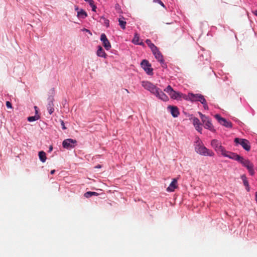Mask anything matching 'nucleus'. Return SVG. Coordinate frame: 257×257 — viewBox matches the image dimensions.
<instances>
[{"label":"nucleus","instance_id":"1","mask_svg":"<svg viewBox=\"0 0 257 257\" xmlns=\"http://www.w3.org/2000/svg\"><path fill=\"white\" fill-rule=\"evenodd\" d=\"M195 151L197 154L204 156L212 157L214 155L213 152L206 148L199 139L195 142Z\"/></svg>","mask_w":257,"mask_h":257},{"label":"nucleus","instance_id":"2","mask_svg":"<svg viewBox=\"0 0 257 257\" xmlns=\"http://www.w3.org/2000/svg\"><path fill=\"white\" fill-rule=\"evenodd\" d=\"M211 147L215 150V151L218 153L222 155L225 154V149L221 145V142L216 139L212 140L211 141L210 144Z\"/></svg>","mask_w":257,"mask_h":257},{"label":"nucleus","instance_id":"3","mask_svg":"<svg viewBox=\"0 0 257 257\" xmlns=\"http://www.w3.org/2000/svg\"><path fill=\"white\" fill-rule=\"evenodd\" d=\"M142 85L146 89L149 91L151 93L155 95L159 91V88L149 81H143L142 82Z\"/></svg>","mask_w":257,"mask_h":257},{"label":"nucleus","instance_id":"4","mask_svg":"<svg viewBox=\"0 0 257 257\" xmlns=\"http://www.w3.org/2000/svg\"><path fill=\"white\" fill-rule=\"evenodd\" d=\"M238 162L241 163L244 167L247 168L249 173L251 176L254 175V171L253 170V165L248 160L245 159L241 157Z\"/></svg>","mask_w":257,"mask_h":257},{"label":"nucleus","instance_id":"5","mask_svg":"<svg viewBox=\"0 0 257 257\" xmlns=\"http://www.w3.org/2000/svg\"><path fill=\"white\" fill-rule=\"evenodd\" d=\"M234 142L240 144L242 148L247 151H249L250 149L249 142L246 139L235 138L234 139Z\"/></svg>","mask_w":257,"mask_h":257},{"label":"nucleus","instance_id":"6","mask_svg":"<svg viewBox=\"0 0 257 257\" xmlns=\"http://www.w3.org/2000/svg\"><path fill=\"white\" fill-rule=\"evenodd\" d=\"M76 143L77 141L75 140L68 139L63 141L62 145L64 148L69 149L74 148Z\"/></svg>","mask_w":257,"mask_h":257},{"label":"nucleus","instance_id":"7","mask_svg":"<svg viewBox=\"0 0 257 257\" xmlns=\"http://www.w3.org/2000/svg\"><path fill=\"white\" fill-rule=\"evenodd\" d=\"M141 66L148 74H153V69L151 68V65L148 61L146 60H143L141 62Z\"/></svg>","mask_w":257,"mask_h":257},{"label":"nucleus","instance_id":"8","mask_svg":"<svg viewBox=\"0 0 257 257\" xmlns=\"http://www.w3.org/2000/svg\"><path fill=\"white\" fill-rule=\"evenodd\" d=\"M215 117L221 125L228 128L232 127V125L231 122L227 121L224 118L221 117L219 114H216Z\"/></svg>","mask_w":257,"mask_h":257},{"label":"nucleus","instance_id":"9","mask_svg":"<svg viewBox=\"0 0 257 257\" xmlns=\"http://www.w3.org/2000/svg\"><path fill=\"white\" fill-rule=\"evenodd\" d=\"M100 40L102 41V45L106 50H109L111 48V44L105 34L103 33L101 35Z\"/></svg>","mask_w":257,"mask_h":257},{"label":"nucleus","instance_id":"10","mask_svg":"<svg viewBox=\"0 0 257 257\" xmlns=\"http://www.w3.org/2000/svg\"><path fill=\"white\" fill-rule=\"evenodd\" d=\"M223 156L226 157H228L230 159H232L233 160L239 161L240 159L241 156L238 155L230 152H228L225 150V154H223Z\"/></svg>","mask_w":257,"mask_h":257},{"label":"nucleus","instance_id":"11","mask_svg":"<svg viewBox=\"0 0 257 257\" xmlns=\"http://www.w3.org/2000/svg\"><path fill=\"white\" fill-rule=\"evenodd\" d=\"M54 98L53 97H49L48 99V103L47 104V110H48L49 111V113L51 114H52L54 111V104H53V101H54Z\"/></svg>","mask_w":257,"mask_h":257},{"label":"nucleus","instance_id":"12","mask_svg":"<svg viewBox=\"0 0 257 257\" xmlns=\"http://www.w3.org/2000/svg\"><path fill=\"white\" fill-rule=\"evenodd\" d=\"M154 56L155 58L160 62L162 65V67L166 68L167 65L165 63L164 60L163 59V55H162L160 51L157 52L156 54H155Z\"/></svg>","mask_w":257,"mask_h":257},{"label":"nucleus","instance_id":"13","mask_svg":"<svg viewBox=\"0 0 257 257\" xmlns=\"http://www.w3.org/2000/svg\"><path fill=\"white\" fill-rule=\"evenodd\" d=\"M202 96L200 94H193L189 93L188 94L187 98L191 101H199L200 97Z\"/></svg>","mask_w":257,"mask_h":257},{"label":"nucleus","instance_id":"14","mask_svg":"<svg viewBox=\"0 0 257 257\" xmlns=\"http://www.w3.org/2000/svg\"><path fill=\"white\" fill-rule=\"evenodd\" d=\"M202 122L204 124V127L206 129H208L212 132H214L215 130L213 128V126L211 122L210 119L207 117L205 119L203 120Z\"/></svg>","mask_w":257,"mask_h":257},{"label":"nucleus","instance_id":"15","mask_svg":"<svg viewBox=\"0 0 257 257\" xmlns=\"http://www.w3.org/2000/svg\"><path fill=\"white\" fill-rule=\"evenodd\" d=\"M177 187V179L174 178L166 190L168 192H173Z\"/></svg>","mask_w":257,"mask_h":257},{"label":"nucleus","instance_id":"16","mask_svg":"<svg viewBox=\"0 0 257 257\" xmlns=\"http://www.w3.org/2000/svg\"><path fill=\"white\" fill-rule=\"evenodd\" d=\"M155 96L164 101H167L169 99L168 97L160 88Z\"/></svg>","mask_w":257,"mask_h":257},{"label":"nucleus","instance_id":"17","mask_svg":"<svg viewBox=\"0 0 257 257\" xmlns=\"http://www.w3.org/2000/svg\"><path fill=\"white\" fill-rule=\"evenodd\" d=\"M96 55L98 57L106 58L107 55L105 52L102 47L101 46H97V50L96 51Z\"/></svg>","mask_w":257,"mask_h":257},{"label":"nucleus","instance_id":"18","mask_svg":"<svg viewBox=\"0 0 257 257\" xmlns=\"http://www.w3.org/2000/svg\"><path fill=\"white\" fill-rule=\"evenodd\" d=\"M168 108H170L171 114L174 117H176L178 116L179 112L177 107L169 106Z\"/></svg>","mask_w":257,"mask_h":257},{"label":"nucleus","instance_id":"19","mask_svg":"<svg viewBox=\"0 0 257 257\" xmlns=\"http://www.w3.org/2000/svg\"><path fill=\"white\" fill-rule=\"evenodd\" d=\"M118 21L119 22V25L122 29H125L126 22L124 21V18L121 17L118 19Z\"/></svg>","mask_w":257,"mask_h":257},{"label":"nucleus","instance_id":"20","mask_svg":"<svg viewBox=\"0 0 257 257\" xmlns=\"http://www.w3.org/2000/svg\"><path fill=\"white\" fill-rule=\"evenodd\" d=\"M39 157L40 160L43 162H45L46 160V153L43 151H41L39 153Z\"/></svg>","mask_w":257,"mask_h":257},{"label":"nucleus","instance_id":"21","mask_svg":"<svg viewBox=\"0 0 257 257\" xmlns=\"http://www.w3.org/2000/svg\"><path fill=\"white\" fill-rule=\"evenodd\" d=\"M77 16L79 18L84 19L87 16V15L84 10H81L79 12H78Z\"/></svg>","mask_w":257,"mask_h":257},{"label":"nucleus","instance_id":"22","mask_svg":"<svg viewBox=\"0 0 257 257\" xmlns=\"http://www.w3.org/2000/svg\"><path fill=\"white\" fill-rule=\"evenodd\" d=\"M169 95H170L171 97L173 99H178L180 97L181 94L179 92H176L173 90V92H171Z\"/></svg>","mask_w":257,"mask_h":257},{"label":"nucleus","instance_id":"23","mask_svg":"<svg viewBox=\"0 0 257 257\" xmlns=\"http://www.w3.org/2000/svg\"><path fill=\"white\" fill-rule=\"evenodd\" d=\"M241 178L243 181L244 185L245 186H246V190L248 191H249V184H248V182L246 179V177H245V175H242V176H241Z\"/></svg>","mask_w":257,"mask_h":257},{"label":"nucleus","instance_id":"24","mask_svg":"<svg viewBox=\"0 0 257 257\" xmlns=\"http://www.w3.org/2000/svg\"><path fill=\"white\" fill-rule=\"evenodd\" d=\"M98 194L97 192H91V191H88L84 193V196L86 198H89L90 197L93 195L97 196Z\"/></svg>","mask_w":257,"mask_h":257},{"label":"nucleus","instance_id":"25","mask_svg":"<svg viewBox=\"0 0 257 257\" xmlns=\"http://www.w3.org/2000/svg\"><path fill=\"white\" fill-rule=\"evenodd\" d=\"M140 40V37L139 35L137 33H136L135 34L134 37L132 40V42L136 45H137V44H139Z\"/></svg>","mask_w":257,"mask_h":257},{"label":"nucleus","instance_id":"26","mask_svg":"<svg viewBox=\"0 0 257 257\" xmlns=\"http://www.w3.org/2000/svg\"><path fill=\"white\" fill-rule=\"evenodd\" d=\"M191 119H192L193 120V125H194V126H196V125H201L200 120L197 117H192Z\"/></svg>","mask_w":257,"mask_h":257},{"label":"nucleus","instance_id":"27","mask_svg":"<svg viewBox=\"0 0 257 257\" xmlns=\"http://www.w3.org/2000/svg\"><path fill=\"white\" fill-rule=\"evenodd\" d=\"M40 118L39 116V115H35V116H30L28 118V120L29 121H35V120H38L39 118Z\"/></svg>","mask_w":257,"mask_h":257},{"label":"nucleus","instance_id":"28","mask_svg":"<svg viewBox=\"0 0 257 257\" xmlns=\"http://www.w3.org/2000/svg\"><path fill=\"white\" fill-rule=\"evenodd\" d=\"M173 88L170 85H168L165 89L164 91L170 94L171 92H173Z\"/></svg>","mask_w":257,"mask_h":257},{"label":"nucleus","instance_id":"29","mask_svg":"<svg viewBox=\"0 0 257 257\" xmlns=\"http://www.w3.org/2000/svg\"><path fill=\"white\" fill-rule=\"evenodd\" d=\"M146 43L147 44V45H148L150 49H151L152 48H154V47L155 46L153 43H152L150 39H147L146 41Z\"/></svg>","mask_w":257,"mask_h":257},{"label":"nucleus","instance_id":"30","mask_svg":"<svg viewBox=\"0 0 257 257\" xmlns=\"http://www.w3.org/2000/svg\"><path fill=\"white\" fill-rule=\"evenodd\" d=\"M151 49L154 55L155 54H156L157 52L160 51L156 46H155L154 48H152Z\"/></svg>","mask_w":257,"mask_h":257},{"label":"nucleus","instance_id":"31","mask_svg":"<svg viewBox=\"0 0 257 257\" xmlns=\"http://www.w3.org/2000/svg\"><path fill=\"white\" fill-rule=\"evenodd\" d=\"M199 101H200L202 104L206 102V99H205L204 96L202 95L201 97H200Z\"/></svg>","mask_w":257,"mask_h":257},{"label":"nucleus","instance_id":"32","mask_svg":"<svg viewBox=\"0 0 257 257\" xmlns=\"http://www.w3.org/2000/svg\"><path fill=\"white\" fill-rule=\"evenodd\" d=\"M153 2L154 3H158L160 5H161L162 7H165L164 4L162 3V2L161 0H153Z\"/></svg>","mask_w":257,"mask_h":257},{"label":"nucleus","instance_id":"33","mask_svg":"<svg viewBox=\"0 0 257 257\" xmlns=\"http://www.w3.org/2000/svg\"><path fill=\"white\" fill-rule=\"evenodd\" d=\"M195 127L196 130L199 132V133H201L202 131V127L201 126V125H196Z\"/></svg>","mask_w":257,"mask_h":257},{"label":"nucleus","instance_id":"34","mask_svg":"<svg viewBox=\"0 0 257 257\" xmlns=\"http://www.w3.org/2000/svg\"><path fill=\"white\" fill-rule=\"evenodd\" d=\"M200 117H201V118L202 119V121H203V120L205 119L206 118H207V116H206L205 115L202 114L201 112H198Z\"/></svg>","mask_w":257,"mask_h":257},{"label":"nucleus","instance_id":"35","mask_svg":"<svg viewBox=\"0 0 257 257\" xmlns=\"http://www.w3.org/2000/svg\"><path fill=\"white\" fill-rule=\"evenodd\" d=\"M6 106L9 108H12V104H11V103L10 101H7L6 102Z\"/></svg>","mask_w":257,"mask_h":257},{"label":"nucleus","instance_id":"36","mask_svg":"<svg viewBox=\"0 0 257 257\" xmlns=\"http://www.w3.org/2000/svg\"><path fill=\"white\" fill-rule=\"evenodd\" d=\"M60 122H61V126H62V128H63V130H65V129H66V127H65V124H64V121H63V120H60Z\"/></svg>","mask_w":257,"mask_h":257},{"label":"nucleus","instance_id":"37","mask_svg":"<svg viewBox=\"0 0 257 257\" xmlns=\"http://www.w3.org/2000/svg\"><path fill=\"white\" fill-rule=\"evenodd\" d=\"M91 6V7H92V10L93 11H96V7L94 5L93 3H92L91 5H90Z\"/></svg>","mask_w":257,"mask_h":257},{"label":"nucleus","instance_id":"38","mask_svg":"<svg viewBox=\"0 0 257 257\" xmlns=\"http://www.w3.org/2000/svg\"><path fill=\"white\" fill-rule=\"evenodd\" d=\"M203 107L204 108V109H208V106L207 105V102L203 104Z\"/></svg>","mask_w":257,"mask_h":257},{"label":"nucleus","instance_id":"39","mask_svg":"<svg viewBox=\"0 0 257 257\" xmlns=\"http://www.w3.org/2000/svg\"><path fill=\"white\" fill-rule=\"evenodd\" d=\"M85 2H88L89 5H91L92 3H94L93 0H84Z\"/></svg>","mask_w":257,"mask_h":257},{"label":"nucleus","instance_id":"40","mask_svg":"<svg viewBox=\"0 0 257 257\" xmlns=\"http://www.w3.org/2000/svg\"><path fill=\"white\" fill-rule=\"evenodd\" d=\"M137 45H139L142 46H145V44L143 42H139V44H137Z\"/></svg>","mask_w":257,"mask_h":257},{"label":"nucleus","instance_id":"41","mask_svg":"<svg viewBox=\"0 0 257 257\" xmlns=\"http://www.w3.org/2000/svg\"><path fill=\"white\" fill-rule=\"evenodd\" d=\"M83 31H85V32H88L89 33H90V34H91V33L90 31L89 30H88V29H84L83 30Z\"/></svg>","mask_w":257,"mask_h":257},{"label":"nucleus","instance_id":"42","mask_svg":"<svg viewBox=\"0 0 257 257\" xmlns=\"http://www.w3.org/2000/svg\"><path fill=\"white\" fill-rule=\"evenodd\" d=\"M34 108L35 109V111H36V113L37 114L38 113V107L37 106H35L34 107Z\"/></svg>","mask_w":257,"mask_h":257},{"label":"nucleus","instance_id":"43","mask_svg":"<svg viewBox=\"0 0 257 257\" xmlns=\"http://www.w3.org/2000/svg\"><path fill=\"white\" fill-rule=\"evenodd\" d=\"M253 13L254 15H255L256 16H257V10H255L253 12Z\"/></svg>","mask_w":257,"mask_h":257},{"label":"nucleus","instance_id":"44","mask_svg":"<svg viewBox=\"0 0 257 257\" xmlns=\"http://www.w3.org/2000/svg\"><path fill=\"white\" fill-rule=\"evenodd\" d=\"M106 25L107 26V27L108 26V24H109V22L108 20H106V22H105Z\"/></svg>","mask_w":257,"mask_h":257},{"label":"nucleus","instance_id":"45","mask_svg":"<svg viewBox=\"0 0 257 257\" xmlns=\"http://www.w3.org/2000/svg\"><path fill=\"white\" fill-rule=\"evenodd\" d=\"M55 172V170H53L51 171L50 173H51V174L53 175V174H54Z\"/></svg>","mask_w":257,"mask_h":257},{"label":"nucleus","instance_id":"46","mask_svg":"<svg viewBox=\"0 0 257 257\" xmlns=\"http://www.w3.org/2000/svg\"><path fill=\"white\" fill-rule=\"evenodd\" d=\"M52 149H53V147H52V146H51L50 147V148H49V151H51L52 150Z\"/></svg>","mask_w":257,"mask_h":257},{"label":"nucleus","instance_id":"47","mask_svg":"<svg viewBox=\"0 0 257 257\" xmlns=\"http://www.w3.org/2000/svg\"><path fill=\"white\" fill-rule=\"evenodd\" d=\"M95 168H101V166H100V165H98L96 166L95 167Z\"/></svg>","mask_w":257,"mask_h":257},{"label":"nucleus","instance_id":"48","mask_svg":"<svg viewBox=\"0 0 257 257\" xmlns=\"http://www.w3.org/2000/svg\"><path fill=\"white\" fill-rule=\"evenodd\" d=\"M125 91L127 92V93H129V91L127 89H125Z\"/></svg>","mask_w":257,"mask_h":257}]
</instances>
